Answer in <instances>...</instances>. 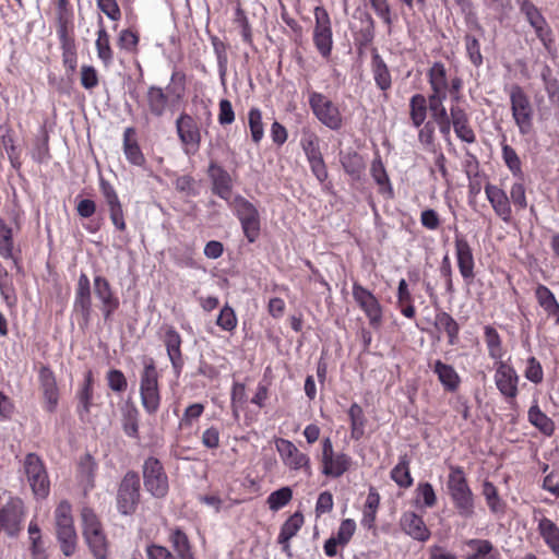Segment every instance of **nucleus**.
I'll list each match as a JSON object with an SVG mask.
<instances>
[{"mask_svg":"<svg viewBox=\"0 0 559 559\" xmlns=\"http://www.w3.org/2000/svg\"><path fill=\"white\" fill-rule=\"evenodd\" d=\"M140 35L131 28L121 29L117 37V46L121 52L132 57L139 55Z\"/></svg>","mask_w":559,"mask_h":559,"instance_id":"53","label":"nucleus"},{"mask_svg":"<svg viewBox=\"0 0 559 559\" xmlns=\"http://www.w3.org/2000/svg\"><path fill=\"white\" fill-rule=\"evenodd\" d=\"M62 51V64L69 75H72L76 71L78 67V52L74 38L72 34H60L58 35Z\"/></svg>","mask_w":559,"mask_h":559,"instance_id":"37","label":"nucleus"},{"mask_svg":"<svg viewBox=\"0 0 559 559\" xmlns=\"http://www.w3.org/2000/svg\"><path fill=\"white\" fill-rule=\"evenodd\" d=\"M176 132L185 154L194 155L199 152L202 141L201 128L191 115L183 111L178 116Z\"/></svg>","mask_w":559,"mask_h":559,"instance_id":"18","label":"nucleus"},{"mask_svg":"<svg viewBox=\"0 0 559 559\" xmlns=\"http://www.w3.org/2000/svg\"><path fill=\"white\" fill-rule=\"evenodd\" d=\"M484 341L487 346L488 356L493 360V362L503 360L506 349L502 344V338L496 328L490 324L484 326Z\"/></svg>","mask_w":559,"mask_h":559,"instance_id":"42","label":"nucleus"},{"mask_svg":"<svg viewBox=\"0 0 559 559\" xmlns=\"http://www.w3.org/2000/svg\"><path fill=\"white\" fill-rule=\"evenodd\" d=\"M435 325L438 330L445 332L449 345L454 346L459 343L460 325L450 313L437 312Z\"/></svg>","mask_w":559,"mask_h":559,"instance_id":"46","label":"nucleus"},{"mask_svg":"<svg viewBox=\"0 0 559 559\" xmlns=\"http://www.w3.org/2000/svg\"><path fill=\"white\" fill-rule=\"evenodd\" d=\"M486 199L497 217L509 224L512 221V206L507 192L499 186L487 182L484 187Z\"/></svg>","mask_w":559,"mask_h":559,"instance_id":"25","label":"nucleus"},{"mask_svg":"<svg viewBox=\"0 0 559 559\" xmlns=\"http://www.w3.org/2000/svg\"><path fill=\"white\" fill-rule=\"evenodd\" d=\"M511 205L513 204L516 211H523L527 207L526 188L523 182V177L518 178L511 185L510 197Z\"/></svg>","mask_w":559,"mask_h":559,"instance_id":"62","label":"nucleus"},{"mask_svg":"<svg viewBox=\"0 0 559 559\" xmlns=\"http://www.w3.org/2000/svg\"><path fill=\"white\" fill-rule=\"evenodd\" d=\"M305 522L304 515L300 511H296L292 514L281 526L280 534L277 536V543L282 545V549L288 552L290 549V539L297 535Z\"/></svg>","mask_w":559,"mask_h":559,"instance_id":"36","label":"nucleus"},{"mask_svg":"<svg viewBox=\"0 0 559 559\" xmlns=\"http://www.w3.org/2000/svg\"><path fill=\"white\" fill-rule=\"evenodd\" d=\"M38 382L43 395V407L52 414L58 407L60 393L55 372L49 366L43 365L39 368Z\"/></svg>","mask_w":559,"mask_h":559,"instance_id":"23","label":"nucleus"},{"mask_svg":"<svg viewBox=\"0 0 559 559\" xmlns=\"http://www.w3.org/2000/svg\"><path fill=\"white\" fill-rule=\"evenodd\" d=\"M207 174L212 180L213 193L229 203L231 201L233 181L228 171L221 165L211 163Z\"/></svg>","mask_w":559,"mask_h":559,"instance_id":"26","label":"nucleus"},{"mask_svg":"<svg viewBox=\"0 0 559 559\" xmlns=\"http://www.w3.org/2000/svg\"><path fill=\"white\" fill-rule=\"evenodd\" d=\"M300 146L306 155L312 175L323 183L329 178L328 167L320 148V138L311 130H302Z\"/></svg>","mask_w":559,"mask_h":559,"instance_id":"17","label":"nucleus"},{"mask_svg":"<svg viewBox=\"0 0 559 559\" xmlns=\"http://www.w3.org/2000/svg\"><path fill=\"white\" fill-rule=\"evenodd\" d=\"M350 421V437L354 440H360L365 433L367 419L362 407L358 403H353L348 409Z\"/></svg>","mask_w":559,"mask_h":559,"instance_id":"54","label":"nucleus"},{"mask_svg":"<svg viewBox=\"0 0 559 559\" xmlns=\"http://www.w3.org/2000/svg\"><path fill=\"white\" fill-rule=\"evenodd\" d=\"M352 295L368 319L369 325L376 330L380 329L383 323V307L376 295L357 281L353 282Z\"/></svg>","mask_w":559,"mask_h":559,"instance_id":"16","label":"nucleus"},{"mask_svg":"<svg viewBox=\"0 0 559 559\" xmlns=\"http://www.w3.org/2000/svg\"><path fill=\"white\" fill-rule=\"evenodd\" d=\"M370 175L378 186V192L385 199L394 198V190L381 157L378 155L371 163Z\"/></svg>","mask_w":559,"mask_h":559,"instance_id":"35","label":"nucleus"},{"mask_svg":"<svg viewBox=\"0 0 559 559\" xmlns=\"http://www.w3.org/2000/svg\"><path fill=\"white\" fill-rule=\"evenodd\" d=\"M427 80L432 93L448 94L449 80L444 63L436 61L427 71Z\"/></svg>","mask_w":559,"mask_h":559,"instance_id":"41","label":"nucleus"},{"mask_svg":"<svg viewBox=\"0 0 559 559\" xmlns=\"http://www.w3.org/2000/svg\"><path fill=\"white\" fill-rule=\"evenodd\" d=\"M141 502V481L135 471H128L121 478L117 495L116 507L121 515H132Z\"/></svg>","mask_w":559,"mask_h":559,"instance_id":"8","label":"nucleus"},{"mask_svg":"<svg viewBox=\"0 0 559 559\" xmlns=\"http://www.w3.org/2000/svg\"><path fill=\"white\" fill-rule=\"evenodd\" d=\"M493 381L497 390L511 406L516 405L520 376L510 360L493 362Z\"/></svg>","mask_w":559,"mask_h":559,"instance_id":"13","label":"nucleus"},{"mask_svg":"<svg viewBox=\"0 0 559 559\" xmlns=\"http://www.w3.org/2000/svg\"><path fill=\"white\" fill-rule=\"evenodd\" d=\"M140 399L144 411L155 415L162 403L159 373L153 358H147L140 373Z\"/></svg>","mask_w":559,"mask_h":559,"instance_id":"5","label":"nucleus"},{"mask_svg":"<svg viewBox=\"0 0 559 559\" xmlns=\"http://www.w3.org/2000/svg\"><path fill=\"white\" fill-rule=\"evenodd\" d=\"M534 297L547 319L559 325V302L555 294L544 284L538 283L534 288Z\"/></svg>","mask_w":559,"mask_h":559,"instance_id":"31","label":"nucleus"},{"mask_svg":"<svg viewBox=\"0 0 559 559\" xmlns=\"http://www.w3.org/2000/svg\"><path fill=\"white\" fill-rule=\"evenodd\" d=\"M501 156L502 159L510 170V173L515 178H522L523 177V170H522V162L516 153V151L507 143L506 138L501 141Z\"/></svg>","mask_w":559,"mask_h":559,"instance_id":"55","label":"nucleus"},{"mask_svg":"<svg viewBox=\"0 0 559 559\" xmlns=\"http://www.w3.org/2000/svg\"><path fill=\"white\" fill-rule=\"evenodd\" d=\"M97 463L90 454H83L78 462L76 477L85 489H92L95 483Z\"/></svg>","mask_w":559,"mask_h":559,"instance_id":"40","label":"nucleus"},{"mask_svg":"<svg viewBox=\"0 0 559 559\" xmlns=\"http://www.w3.org/2000/svg\"><path fill=\"white\" fill-rule=\"evenodd\" d=\"M21 472L35 500H46L51 491V481L44 460L34 452L21 461Z\"/></svg>","mask_w":559,"mask_h":559,"instance_id":"3","label":"nucleus"},{"mask_svg":"<svg viewBox=\"0 0 559 559\" xmlns=\"http://www.w3.org/2000/svg\"><path fill=\"white\" fill-rule=\"evenodd\" d=\"M293 499V490L290 487L285 486L271 492L266 499V503L271 511H278L287 506Z\"/></svg>","mask_w":559,"mask_h":559,"instance_id":"60","label":"nucleus"},{"mask_svg":"<svg viewBox=\"0 0 559 559\" xmlns=\"http://www.w3.org/2000/svg\"><path fill=\"white\" fill-rule=\"evenodd\" d=\"M320 473L326 478L337 479L353 467V457L343 451H335L332 439L324 437L320 442V452L316 455Z\"/></svg>","mask_w":559,"mask_h":559,"instance_id":"4","label":"nucleus"},{"mask_svg":"<svg viewBox=\"0 0 559 559\" xmlns=\"http://www.w3.org/2000/svg\"><path fill=\"white\" fill-rule=\"evenodd\" d=\"M454 250L459 272L466 285L475 278V258L467 238L462 234L454 236Z\"/></svg>","mask_w":559,"mask_h":559,"instance_id":"22","label":"nucleus"},{"mask_svg":"<svg viewBox=\"0 0 559 559\" xmlns=\"http://www.w3.org/2000/svg\"><path fill=\"white\" fill-rule=\"evenodd\" d=\"M186 73L181 70H175L170 76V83L167 86V92L173 97V102H181L186 94Z\"/></svg>","mask_w":559,"mask_h":559,"instance_id":"58","label":"nucleus"},{"mask_svg":"<svg viewBox=\"0 0 559 559\" xmlns=\"http://www.w3.org/2000/svg\"><path fill=\"white\" fill-rule=\"evenodd\" d=\"M274 442L283 465L289 472H301L308 477L312 475L311 460L307 453L300 451L297 445L288 439L276 438Z\"/></svg>","mask_w":559,"mask_h":559,"instance_id":"14","label":"nucleus"},{"mask_svg":"<svg viewBox=\"0 0 559 559\" xmlns=\"http://www.w3.org/2000/svg\"><path fill=\"white\" fill-rule=\"evenodd\" d=\"M527 419L531 425L538 429L543 435L550 437L555 432V423L538 406L535 401L527 412Z\"/></svg>","mask_w":559,"mask_h":559,"instance_id":"45","label":"nucleus"},{"mask_svg":"<svg viewBox=\"0 0 559 559\" xmlns=\"http://www.w3.org/2000/svg\"><path fill=\"white\" fill-rule=\"evenodd\" d=\"M96 35L95 48L97 57L105 67H109L114 62V50L110 44V36L102 17L99 19V27Z\"/></svg>","mask_w":559,"mask_h":559,"instance_id":"39","label":"nucleus"},{"mask_svg":"<svg viewBox=\"0 0 559 559\" xmlns=\"http://www.w3.org/2000/svg\"><path fill=\"white\" fill-rule=\"evenodd\" d=\"M308 103L313 116L326 128L337 131L344 124L343 115L337 104L326 95L316 91L308 92Z\"/></svg>","mask_w":559,"mask_h":559,"instance_id":"10","label":"nucleus"},{"mask_svg":"<svg viewBox=\"0 0 559 559\" xmlns=\"http://www.w3.org/2000/svg\"><path fill=\"white\" fill-rule=\"evenodd\" d=\"M447 489L457 515L472 519L475 515V496L462 466H449Z\"/></svg>","mask_w":559,"mask_h":559,"instance_id":"2","label":"nucleus"},{"mask_svg":"<svg viewBox=\"0 0 559 559\" xmlns=\"http://www.w3.org/2000/svg\"><path fill=\"white\" fill-rule=\"evenodd\" d=\"M400 525L405 534L418 542L425 543L431 536V532L424 519L413 511H407L402 514Z\"/></svg>","mask_w":559,"mask_h":559,"instance_id":"28","label":"nucleus"},{"mask_svg":"<svg viewBox=\"0 0 559 559\" xmlns=\"http://www.w3.org/2000/svg\"><path fill=\"white\" fill-rule=\"evenodd\" d=\"M14 238L12 228L0 218V257L5 260H13L19 265V259L14 257Z\"/></svg>","mask_w":559,"mask_h":559,"instance_id":"51","label":"nucleus"},{"mask_svg":"<svg viewBox=\"0 0 559 559\" xmlns=\"http://www.w3.org/2000/svg\"><path fill=\"white\" fill-rule=\"evenodd\" d=\"M370 68L377 88L382 92L384 98H388V93L393 84L392 74L386 62L377 49L372 51Z\"/></svg>","mask_w":559,"mask_h":559,"instance_id":"27","label":"nucleus"},{"mask_svg":"<svg viewBox=\"0 0 559 559\" xmlns=\"http://www.w3.org/2000/svg\"><path fill=\"white\" fill-rule=\"evenodd\" d=\"M416 504L421 508H433L437 504V495L430 483L425 481L417 485Z\"/></svg>","mask_w":559,"mask_h":559,"instance_id":"61","label":"nucleus"},{"mask_svg":"<svg viewBox=\"0 0 559 559\" xmlns=\"http://www.w3.org/2000/svg\"><path fill=\"white\" fill-rule=\"evenodd\" d=\"M537 532L552 555L559 559V526L551 519L543 516L537 524Z\"/></svg>","mask_w":559,"mask_h":559,"instance_id":"34","label":"nucleus"},{"mask_svg":"<svg viewBox=\"0 0 559 559\" xmlns=\"http://www.w3.org/2000/svg\"><path fill=\"white\" fill-rule=\"evenodd\" d=\"M145 490L156 499L165 498L169 492V478L163 463L155 456H148L142 465Z\"/></svg>","mask_w":559,"mask_h":559,"instance_id":"12","label":"nucleus"},{"mask_svg":"<svg viewBox=\"0 0 559 559\" xmlns=\"http://www.w3.org/2000/svg\"><path fill=\"white\" fill-rule=\"evenodd\" d=\"M83 535L96 559H107L108 542L103 525L96 513L90 508L82 510Z\"/></svg>","mask_w":559,"mask_h":559,"instance_id":"9","label":"nucleus"},{"mask_svg":"<svg viewBox=\"0 0 559 559\" xmlns=\"http://www.w3.org/2000/svg\"><path fill=\"white\" fill-rule=\"evenodd\" d=\"M510 98L512 119L521 135H527L534 128V107L530 96L519 84H512L506 90Z\"/></svg>","mask_w":559,"mask_h":559,"instance_id":"6","label":"nucleus"},{"mask_svg":"<svg viewBox=\"0 0 559 559\" xmlns=\"http://www.w3.org/2000/svg\"><path fill=\"white\" fill-rule=\"evenodd\" d=\"M238 324V319L235 310L226 304L219 311V314L216 319V325L226 332L233 333Z\"/></svg>","mask_w":559,"mask_h":559,"instance_id":"63","label":"nucleus"},{"mask_svg":"<svg viewBox=\"0 0 559 559\" xmlns=\"http://www.w3.org/2000/svg\"><path fill=\"white\" fill-rule=\"evenodd\" d=\"M94 373L92 370H87L84 373V379L80 383L76 392L75 400L76 406L75 412L80 421L86 424L91 423V409L95 405L94 403Z\"/></svg>","mask_w":559,"mask_h":559,"instance_id":"24","label":"nucleus"},{"mask_svg":"<svg viewBox=\"0 0 559 559\" xmlns=\"http://www.w3.org/2000/svg\"><path fill=\"white\" fill-rule=\"evenodd\" d=\"M481 495L484 496L489 511L495 515L506 513L507 503L500 497L498 488L490 480H484L481 485Z\"/></svg>","mask_w":559,"mask_h":559,"instance_id":"43","label":"nucleus"},{"mask_svg":"<svg viewBox=\"0 0 559 559\" xmlns=\"http://www.w3.org/2000/svg\"><path fill=\"white\" fill-rule=\"evenodd\" d=\"M229 206L239 219L248 242H255L261 231V218L257 206L242 195H236L229 202Z\"/></svg>","mask_w":559,"mask_h":559,"instance_id":"11","label":"nucleus"},{"mask_svg":"<svg viewBox=\"0 0 559 559\" xmlns=\"http://www.w3.org/2000/svg\"><path fill=\"white\" fill-rule=\"evenodd\" d=\"M140 412L133 403H127L122 408V429L124 433L133 439H139Z\"/></svg>","mask_w":559,"mask_h":559,"instance_id":"50","label":"nucleus"},{"mask_svg":"<svg viewBox=\"0 0 559 559\" xmlns=\"http://www.w3.org/2000/svg\"><path fill=\"white\" fill-rule=\"evenodd\" d=\"M92 293L99 302L105 323L111 322L115 312L120 307V299L108 278L95 275L93 287L86 273H81L74 290L73 309L81 316L82 324L88 325L93 313Z\"/></svg>","mask_w":559,"mask_h":559,"instance_id":"1","label":"nucleus"},{"mask_svg":"<svg viewBox=\"0 0 559 559\" xmlns=\"http://www.w3.org/2000/svg\"><path fill=\"white\" fill-rule=\"evenodd\" d=\"M380 506V495L376 488L370 487L362 510L361 524L371 528L374 525L377 512Z\"/></svg>","mask_w":559,"mask_h":559,"instance_id":"52","label":"nucleus"},{"mask_svg":"<svg viewBox=\"0 0 559 559\" xmlns=\"http://www.w3.org/2000/svg\"><path fill=\"white\" fill-rule=\"evenodd\" d=\"M248 126L250 129L251 139L255 144H259L264 136V124L262 121V111L257 108H250L248 112Z\"/></svg>","mask_w":559,"mask_h":559,"instance_id":"59","label":"nucleus"},{"mask_svg":"<svg viewBox=\"0 0 559 559\" xmlns=\"http://www.w3.org/2000/svg\"><path fill=\"white\" fill-rule=\"evenodd\" d=\"M168 542L176 559H197L194 547L181 527L176 526L168 530Z\"/></svg>","mask_w":559,"mask_h":559,"instance_id":"30","label":"nucleus"},{"mask_svg":"<svg viewBox=\"0 0 559 559\" xmlns=\"http://www.w3.org/2000/svg\"><path fill=\"white\" fill-rule=\"evenodd\" d=\"M314 27L312 32V41L324 59H330L333 50V29L332 21L329 12L322 5H318L313 10Z\"/></svg>","mask_w":559,"mask_h":559,"instance_id":"15","label":"nucleus"},{"mask_svg":"<svg viewBox=\"0 0 559 559\" xmlns=\"http://www.w3.org/2000/svg\"><path fill=\"white\" fill-rule=\"evenodd\" d=\"M360 28L354 33L355 45L359 48L369 46L376 35V22L370 13L361 12L359 15Z\"/></svg>","mask_w":559,"mask_h":559,"instance_id":"38","label":"nucleus"},{"mask_svg":"<svg viewBox=\"0 0 559 559\" xmlns=\"http://www.w3.org/2000/svg\"><path fill=\"white\" fill-rule=\"evenodd\" d=\"M25 518L24 502L21 498H10L0 507V531L9 536H15L22 530Z\"/></svg>","mask_w":559,"mask_h":559,"instance_id":"19","label":"nucleus"},{"mask_svg":"<svg viewBox=\"0 0 559 559\" xmlns=\"http://www.w3.org/2000/svg\"><path fill=\"white\" fill-rule=\"evenodd\" d=\"M466 546L473 550L477 559H499L500 554L488 539L472 538L466 540Z\"/></svg>","mask_w":559,"mask_h":559,"instance_id":"56","label":"nucleus"},{"mask_svg":"<svg viewBox=\"0 0 559 559\" xmlns=\"http://www.w3.org/2000/svg\"><path fill=\"white\" fill-rule=\"evenodd\" d=\"M411 459L407 454L400 455L397 464L391 469V479L403 489L413 486L414 479L411 474Z\"/></svg>","mask_w":559,"mask_h":559,"instance_id":"44","label":"nucleus"},{"mask_svg":"<svg viewBox=\"0 0 559 559\" xmlns=\"http://www.w3.org/2000/svg\"><path fill=\"white\" fill-rule=\"evenodd\" d=\"M53 515L60 549L64 556L70 557L75 552L78 535L73 524L72 507L69 501H60Z\"/></svg>","mask_w":559,"mask_h":559,"instance_id":"7","label":"nucleus"},{"mask_svg":"<svg viewBox=\"0 0 559 559\" xmlns=\"http://www.w3.org/2000/svg\"><path fill=\"white\" fill-rule=\"evenodd\" d=\"M158 336L166 348L167 356L170 360L174 371L179 374L185 366V359L181 349L182 337L180 333L174 325L163 324L158 330Z\"/></svg>","mask_w":559,"mask_h":559,"instance_id":"21","label":"nucleus"},{"mask_svg":"<svg viewBox=\"0 0 559 559\" xmlns=\"http://www.w3.org/2000/svg\"><path fill=\"white\" fill-rule=\"evenodd\" d=\"M429 366L432 372L437 376L444 391L454 393L460 389L462 380L452 365L437 359Z\"/></svg>","mask_w":559,"mask_h":559,"instance_id":"32","label":"nucleus"},{"mask_svg":"<svg viewBox=\"0 0 559 559\" xmlns=\"http://www.w3.org/2000/svg\"><path fill=\"white\" fill-rule=\"evenodd\" d=\"M99 190L115 229L119 233H124L127 230L126 211L115 187L109 181L100 178Z\"/></svg>","mask_w":559,"mask_h":559,"instance_id":"20","label":"nucleus"},{"mask_svg":"<svg viewBox=\"0 0 559 559\" xmlns=\"http://www.w3.org/2000/svg\"><path fill=\"white\" fill-rule=\"evenodd\" d=\"M341 165L344 171L353 179H360L365 170V162L362 156L356 151L342 153L340 157Z\"/></svg>","mask_w":559,"mask_h":559,"instance_id":"49","label":"nucleus"},{"mask_svg":"<svg viewBox=\"0 0 559 559\" xmlns=\"http://www.w3.org/2000/svg\"><path fill=\"white\" fill-rule=\"evenodd\" d=\"M179 102H173V97L169 95V92L166 93L159 86L152 85L147 88V109L148 112L155 118L163 117L170 105L175 106Z\"/></svg>","mask_w":559,"mask_h":559,"instance_id":"29","label":"nucleus"},{"mask_svg":"<svg viewBox=\"0 0 559 559\" xmlns=\"http://www.w3.org/2000/svg\"><path fill=\"white\" fill-rule=\"evenodd\" d=\"M1 143L8 154L12 168L19 170L22 166L21 151L15 144V138L12 130L8 129L7 132L2 134Z\"/></svg>","mask_w":559,"mask_h":559,"instance_id":"57","label":"nucleus"},{"mask_svg":"<svg viewBox=\"0 0 559 559\" xmlns=\"http://www.w3.org/2000/svg\"><path fill=\"white\" fill-rule=\"evenodd\" d=\"M57 35L71 34L73 29V9L70 0H57Z\"/></svg>","mask_w":559,"mask_h":559,"instance_id":"47","label":"nucleus"},{"mask_svg":"<svg viewBox=\"0 0 559 559\" xmlns=\"http://www.w3.org/2000/svg\"><path fill=\"white\" fill-rule=\"evenodd\" d=\"M122 148L127 160L134 166H143L146 163L145 156L138 142L135 128L128 127L123 131Z\"/></svg>","mask_w":559,"mask_h":559,"instance_id":"33","label":"nucleus"},{"mask_svg":"<svg viewBox=\"0 0 559 559\" xmlns=\"http://www.w3.org/2000/svg\"><path fill=\"white\" fill-rule=\"evenodd\" d=\"M408 107L412 126L416 129L420 128L427 119V97L420 93L414 94L409 98Z\"/></svg>","mask_w":559,"mask_h":559,"instance_id":"48","label":"nucleus"},{"mask_svg":"<svg viewBox=\"0 0 559 559\" xmlns=\"http://www.w3.org/2000/svg\"><path fill=\"white\" fill-rule=\"evenodd\" d=\"M369 4L376 15L386 25L389 33L393 25L392 8L389 0H369Z\"/></svg>","mask_w":559,"mask_h":559,"instance_id":"64","label":"nucleus"}]
</instances>
